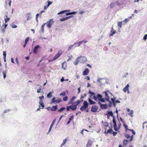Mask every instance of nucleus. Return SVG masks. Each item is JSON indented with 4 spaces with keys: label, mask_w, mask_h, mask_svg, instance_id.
Masks as SVG:
<instances>
[{
    "label": "nucleus",
    "mask_w": 147,
    "mask_h": 147,
    "mask_svg": "<svg viewBox=\"0 0 147 147\" xmlns=\"http://www.w3.org/2000/svg\"><path fill=\"white\" fill-rule=\"evenodd\" d=\"M122 22H118L117 23V26L120 28L122 27Z\"/></svg>",
    "instance_id": "nucleus-34"
},
{
    "label": "nucleus",
    "mask_w": 147,
    "mask_h": 147,
    "mask_svg": "<svg viewBox=\"0 0 147 147\" xmlns=\"http://www.w3.org/2000/svg\"><path fill=\"white\" fill-rule=\"evenodd\" d=\"M3 78L5 79L6 77V74L7 73V70H4L3 71Z\"/></svg>",
    "instance_id": "nucleus-30"
},
{
    "label": "nucleus",
    "mask_w": 147,
    "mask_h": 147,
    "mask_svg": "<svg viewBox=\"0 0 147 147\" xmlns=\"http://www.w3.org/2000/svg\"><path fill=\"white\" fill-rule=\"evenodd\" d=\"M54 23L53 19H50L49 21L47 22L46 25L47 27L49 28H51V25L53 24Z\"/></svg>",
    "instance_id": "nucleus-8"
},
{
    "label": "nucleus",
    "mask_w": 147,
    "mask_h": 147,
    "mask_svg": "<svg viewBox=\"0 0 147 147\" xmlns=\"http://www.w3.org/2000/svg\"><path fill=\"white\" fill-rule=\"evenodd\" d=\"M113 122L114 124H113V127L114 130L116 131H117V123H116V121L115 120V117H113Z\"/></svg>",
    "instance_id": "nucleus-12"
},
{
    "label": "nucleus",
    "mask_w": 147,
    "mask_h": 147,
    "mask_svg": "<svg viewBox=\"0 0 147 147\" xmlns=\"http://www.w3.org/2000/svg\"><path fill=\"white\" fill-rule=\"evenodd\" d=\"M98 104L100 105V107L102 109H106L107 108V104H101L100 102H99Z\"/></svg>",
    "instance_id": "nucleus-16"
},
{
    "label": "nucleus",
    "mask_w": 147,
    "mask_h": 147,
    "mask_svg": "<svg viewBox=\"0 0 147 147\" xmlns=\"http://www.w3.org/2000/svg\"><path fill=\"white\" fill-rule=\"evenodd\" d=\"M3 58H6V53L5 51H4L3 52Z\"/></svg>",
    "instance_id": "nucleus-49"
},
{
    "label": "nucleus",
    "mask_w": 147,
    "mask_h": 147,
    "mask_svg": "<svg viewBox=\"0 0 147 147\" xmlns=\"http://www.w3.org/2000/svg\"><path fill=\"white\" fill-rule=\"evenodd\" d=\"M62 54V52L61 51H59L58 53L51 60V61H53L59 57Z\"/></svg>",
    "instance_id": "nucleus-7"
},
{
    "label": "nucleus",
    "mask_w": 147,
    "mask_h": 147,
    "mask_svg": "<svg viewBox=\"0 0 147 147\" xmlns=\"http://www.w3.org/2000/svg\"><path fill=\"white\" fill-rule=\"evenodd\" d=\"M79 63H80V62L78 58L76 59L75 61L74 62V64L75 65H77Z\"/></svg>",
    "instance_id": "nucleus-26"
},
{
    "label": "nucleus",
    "mask_w": 147,
    "mask_h": 147,
    "mask_svg": "<svg viewBox=\"0 0 147 147\" xmlns=\"http://www.w3.org/2000/svg\"><path fill=\"white\" fill-rule=\"evenodd\" d=\"M68 138H66L65 139L63 140V142L62 144H61L60 147H62L66 143V142L68 140Z\"/></svg>",
    "instance_id": "nucleus-22"
},
{
    "label": "nucleus",
    "mask_w": 147,
    "mask_h": 147,
    "mask_svg": "<svg viewBox=\"0 0 147 147\" xmlns=\"http://www.w3.org/2000/svg\"><path fill=\"white\" fill-rule=\"evenodd\" d=\"M68 11H69L67 10H63V11H61V12H60L59 13H58V15L60 14H61V13H64L68 12Z\"/></svg>",
    "instance_id": "nucleus-36"
},
{
    "label": "nucleus",
    "mask_w": 147,
    "mask_h": 147,
    "mask_svg": "<svg viewBox=\"0 0 147 147\" xmlns=\"http://www.w3.org/2000/svg\"><path fill=\"white\" fill-rule=\"evenodd\" d=\"M80 103V100H78L75 102L72 103V105L70 106V109L73 111L77 109V106Z\"/></svg>",
    "instance_id": "nucleus-3"
},
{
    "label": "nucleus",
    "mask_w": 147,
    "mask_h": 147,
    "mask_svg": "<svg viewBox=\"0 0 147 147\" xmlns=\"http://www.w3.org/2000/svg\"><path fill=\"white\" fill-rule=\"evenodd\" d=\"M47 109L49 110H51V107H47Z\"/></svg>",
    "instance_id": "nucleus-60"
},
{
    "label": "nucleus",
    "mask_w": 147,
    "mask_h": 147,
    "mask_svg": "<svg viewBox=\"0 0 147 147\" xmlns=\"http://www.w3.org/2000/svg\"><path fill=\"white\" fill-rule=\"evenodd\" d=\"M89 93L91 95H90V98H92V95H94V92H91V91H89Z\"/></svg>",
    "instance_id": "nucleus-35"
},
{
    "label": "nucleus",
    "mask_w": 147,
    "mask_h": 147,
    "mask_svg": "<svg viewBox=\"0 0 147 147\" xmlns=\"http://www.w3.org/2000/svg\"><path fill=\"white\" fill-rule=\"evenodd\" d=\"M92 142L90 140H88V143L86 145L87 147H90L92 144Z\"/></svg>",
    "instance_id": "nucleus-18"
},
{
    "label": "nucleus",
    "mask_w": 147,
    "mask_h": 147,
    "mask_svg": "<svg viewBox=\"0 0 147 147\" xmlns=\"http://www.w3.org/2000/svg\"><path fill=\"white\" fill-rule=\"evenodd\" d=\"M72 17H73L72 16H69L65 18H61L60 19V21H61V22H63V21L65 20H67Z\"/></svg>",
    "instance_id": "nucleus-15"
},
{
    "label": "nucleus",
    "mask_w": 147,
    "mask_h": 147,
    "mask_svg": "<svg viewBox=\"0 0 147 147\" xmlns=\"http://www.w3.org/2000/svg\"><path fill=\"white\" fill-rule=\"evenodd\" d=\"M74 119V116L73 115L71 116L69 118V120L71 121L73 120Z\"/></svg>",
    "instance_id": "nucleus-45"
},
{
    "label": "nucleus",
    "mask_w": 147,
    "mask_h": 147,
    "mask_svg": "<svg viewBox=\"0 0 147 147\" xmlns=\"http://www.w3.org/2000/svg\"><path fill=\"white\" fill-rule=\"evenodd\" d=\"M86 96V94H84L81 96L80 98H83L84 97H85Z\"/></svg>",
    "instance_id": "nucleus-43"
},
{
    "label": "nucleus",
    "mask_w": 147,
    "mask_h": 147,
    "mask_svg": "<svg viewBox=\"0 0 147 147\" xmlns=\"http://www.w3.org/2000/svg\"><path fill=\"white\" fill-rule=\"evenodd\" d=\"M64 80V77H62V78H61V81L62 82H63Z\"/></svg>",
    "instance_id": "nucleus-59"
},
{
    "label": "nucleus",
    "mask_w": 147,
    "mask_h": 147,
    "mask_svg": "<svg viewBox=\"0 0 147 147\" xmlns=\"http://www.w3.org/2000/svg\"><path fill=\"white\" fill-rule=\"evenodd\" d=\"M75 12H71L69 13H66L65 14L66 16H68L71 14H74L75 13Z\"/></svg>",
    "instance_id": "nucleus-38"
},
{
    "label": "nucleus",
    "mask_w": 147,
    "mask_h": 147,
    "mask_svg": "<svg viewBox=\"0 0 147 147\" xmlns=\"http://www.w3.org/2000/svg\"><path fill=\"white\" fill-rule=\"evenodd\" d=\"M113 136H115L117 134V132H116L114 131L113 133Z\"/></svg>",
    "instance_id": "nucleus-57"
},
{
    "label": "nucleus",
    "mask_w": 147,
    "mask_h": 147,
    "mask_svg": "<svg viewBox=\"0 0 147 147\" xmlns=\"http://www.w3.org/2000/svg\"><path fill=\"white\" fill-rule=\"evenodd\" d=\"M120 101L119 100H117L115 101V103H120Z\"/></svg>",
    "instance_id": "nucleus-63"
},
{
    "label": "nucleus",
    "mask_w": 147,
    "mask_h": 147,
    "mask_svg": "<svg viewBox=\"0 0 147 147\" xmlns=\"http://www.w3.org/2000/svg\"><path fill=\"white\" fill-rule=\"evenodd\" d=\"M89 72V70L88 69H86L85 70L83 71L82 75L83 76H86L88 75Z\"/></svg>",
    "instance_id": "nucleus-14"
},
{
    "label": "nucleus",
    "mask_w": 147,
    "mask_h": 147,
    "mask_svg": "<svg viewBox=\"0 0 147 147\" xmlns=\"http://www.w3.org/2000/svg\"><path fill=\"white\" fill-rule=\"evenodd\" d=\"M74 45H71L70 46H69L68 48V50H70L72 48V47H73V46H74Z\"/></svg>",
    "instance_id": "nucleus-46"
},
{
    "label": "nucleus",
    "mask_w": 147,
    "mask_h": 147,
    "mask_svg": "<svg viewBox=\"0 0 147 147\" xmlns=\"http://www.w3.org/2000/svg\"><path fill=\"white\" fill-rule=\"evenodd\" d=\"M78 58L80 63H84L86 61L87 59L85 57L80 56Z\"/></svg>",
    "instance_id": "nucleus-9"
},
{
    "label": "nucleus",
    "mask_w": 147,
    "mask_h": 147,
    "mask_svg": "<svg viewBox=\"0 0 147 147\" xmlns=\"http://www.w3.org/2000/svg\"><path fill=\"white\" fill-rule=\"evenodd\" d=\"M66 109L65 107H62L57 110V111L59 112H62Z\"/></svg>",
    "instance_id": "nucleus-28"
},
{
    "label": "nucleus",
    "mask_w": 147,
    "mask_h": 147,
    "mask_svg": "<svg viewBox=\"0 0 147 147\" xmlns=\"http://www.w3.org/2000/svg\"><path fill=\"white\" fill-rule=\"evenodd\" d=\"M105 94V100L107 101H110V97H111L112 96H113V94L111 93L110 91H107L104 92Z\"/></svg>",
    "instance_id": "nucleus-2"
},
{
    "label": "nucleus",
    "mask_w": 147,
    "mask_h": 147,
    "mask_svg": "<svg viewBox=\"0 0 147 147\" xmlns=\"http://www.w3.org/2000/svg\"><path fill=\"white\" fill-rule=\"evenodd\" d=\"M120 121L123 123H124V121H123V119H122V118L121 117H120Z\"/></svg>",
    "instance_id": "nucleus-61"
},
{
    "label": "nucleus",
    "mask_w": 147,
    "mask_h": 147,
    "mask_svg": "<svg viewBox=\"0 0 147 147\" xmlns=\"http://www.w3.org/2000/svg\"><path fill=\"white\" fill-rule=\"evenodd\" d=\"M111 100H112L113 103V104L115 105V100L114 98H112L111 99Z\"/></svg>",
    "instance_id": "nucleus-51"
},
{
    "label": "nucleus",
    "mask_w": 147,
    "mask_h": 147,
    "mask_svg": "<svg viewBox=\"0 0 147 147\" xmlns=\"http://www.w3.org/2000/svg\"><path fill=\"white\" fill-rule=\"evenodd\" d=\"M103 125L104 126L107 127V126H108L109 125V124L108 122H105L104 123Z\"/></svg>",
    "instance_id": "nucleus-44"
},
{
    "label": "nucleus",
    "mask_w": 147,
    "mask_h": 147,
    "mask_svg": "<svg viewBox=\"0 0 147 147\" xmlns=\"http://www.w3.org/2000/svg\"><path fill=\"white\" fill-rule=\"evenodd\" d=\"M6 18H5V23H7L8 21L9 20L10 18H7V16H6Z\"/></svg>",
    "instance_id": "nucleus-40"
},
{
    "label": "nucleus",
    "mask_w": 147,
    "mask_h": 147,
    "mask_svg": "<svg viewBox=\"0 0 147 147\" xmlns=\"http://www.w3.org/2000/svg\"><path fill=\"white\" fill-rule=\"evenodd\" d=\"M113 130L111 129H109L107 131H106V130H105V133H106V134H111L112 133V132H113Z\"/></svg>",
    "instance_id": "nucleus-29"
},
{
    "label": "nucleus",
    "mask_w": 147,
    "mask_h": 147,
    "mask_svg": "<svg viewBox=\"0 0 147 147\" xmlns=\"http://www.w3.org/2000/svg\"><path fill=\"white\" fill-rule=\"evenodd\" d=\"M57 107L58 105H56L55 106H53L51 107V111H56L57 109Z\"/></svg>",
    "instance_id": "nucleus-21"
},
{
    "label": "nucleus",
    "mask_w": 147,
    "mask_h": 147,
    "mask_svg": "<svg viewBox=\"0 0 147 147\" xmlns=\"http://www.w3.org/2000/svg\"><path fill=\"white\" fill-rule=\"evenodd\" d=\"M123 126L125 128V132L127 133H126L128 134L129 133V132H128V130L131 131L132 132L133 134V135H135L136 134V132L133 129H129L127 128L128 126L126 124L124 123Z\"/></svg>",
    "instance_id": "nucleus-6"
},
{
    "label": "nucleus",
    "mask_w": 147,
    "mask_h": 147,
    "mask_svg": "<svg viewBox=\"0 0 147 147\" xmlns=\"http://www.w3.org/2000/svg\"><path fill=\"white\" fill-rule=\"evenodd\" d=\"M147 38V34H146L144 36V38H143V39L144 40H146Z\"/></svg>",
    "instance_id": "nucleus-52"
},
{
    "label": "nucleus",
    "mask_w": 147,
    "mask_h": 147,
    "mask_svg": "<svg viewBox=\"0 0 147 147\" xmlns=\"http://www.w3.org/2000/svg\"><path fill=\"white\" fill-rule=\"evenodd\" d=\"M48 4L47 5L48 6H49V5L51 4H52L53 3V2L52 1H48Z\"/></svg>",
    "instance_id": "nucleus-54"
},
{
    "label": "nucleus",
    "mask_w": 147,
    "mask_h": 147,
    "mask_svg": "<svg viewBox=\"0 0 147 147\" xmlns=\"http://www.w3.org/2000/svg\"><path fill=\"white\" fill-rule=\"evenodd\" d=\"M82 43V41H80L79 42H78V46H79Z\"/></svg>",
    "instance_id": "nucleus-58"
},
{
    "label": "nucleus",
    "mask_w": 147,
    "mask_h": 147,
    "mask_svg": "<svg viewBox=\"0 0 147 147\" xmlns=\"http://www.w3.org/2000/svg\"><path fill=\"white\" fill-rule=\"evenodd\" d=\"M68 99V97L67 96H65L63 98V100L64 101H66Z\"/></svg>",
    "instance_id": "nucleus-41"
},
{
    "label": "nucleus",
    "mask_w": 147,
    "mask_h": 147,
    "mask_svg": "<svg viewBox=\"0 0 147 147\" xmlns=\"http://www.w3.org/2000/svg\"><path fill=\"white\" fill-rule=\"evenodd\" d=\"M39 104L42 107V109H43L44 107V103L43 102V101L41 100V101H40L39 102Z\"/></svg>",
    "instance_id": "nucleus-31"
},
{
    "label": "nucleus",
    "mask_w": 147,
    "mask_h": 147,
    "mask_svg": "<svg viewBox=\"0 0 147 147\" xmlns=\"http://www.w3.org/2000/svg\"><path fill=\"white\" fill-rule=\"evenodd\" d=\"M114 6V4L113 3H111L110 5V7L111 8H113Z\"/></svg>",
    "instance_id": "nucleus-50"
},
{
    "label": "nucleus",
    "mask_w": 147,
    "mask_h": 147,
    "mask_svg": "<svg viewBox=\"0 0 147 147\" xmlns=\"http://www.w3.org/2000/svg\"><path fill=\"white\" fill-rule=\"evenodd\" d=\"M133 110H131V111L128 114V115H130L131 117L133 116Z\"/></svg>",
    "instance_id": "nucleus-42"
},
{
    "label": "nucleus",
    "mask_w": 147,
    "mask_h": 147,
    "mask_svg": "<svg viewBox=\"0 0 147 147\" xmlns=\"http://www.w3.org/2000/svg\"><path fill=\"white\" fill-rule=\"evenodd\" d=\"M52 101L51 102V104H52L53 103H55L57 102V103H59L60 102L62 101V100L60 98H58L57 100H55V98H53L52 99Z\"/></svg>",
    "instance_id": "nucleus-11"
},
{
    "label": "nucleus",
    "mask_w": 147,
    "mask_h": 147,
    "mask_svg": "<svg viewBox=\"0 0 147 147\" xmlns=\"http://www.w3.org/2000/svg\"><path fill=\"white\" fill-rule=\"evenodd\" d=\"M44 98V96L43 95L42 96H39V99L40 100V101H41V100H42V99H43Z\"/></svg>",
    "instance_id": "nucleus-53"
},
{
    "label": "nucleus",
    "mask_w": 147,
    "mask_h": 147,
    "mask_svg": "<svg viewBox=\"0 0 147 147\" xmlns=\"http://www.w3.org/2000/svg\"><path fill=\"white\" fill-rule=\"evenodd\" d=\"M11 27L13 28H16L17 27V26L14 24H12L11 25Z\"/></svg>",
    "instance_id": "nucleus-48"
},
{
    "label": "nucleus",
    "mask_w": 147,
    "mask_h": 147,
    "mask_svg": "<svg viewBox=\"0 0 147 147\" xmlns=\"http://www.w3.org/2000/svg\"><path fill=\"white\" fill-rule=\"evenodd\" d=\"M124 136L128 140H124L123 141V146L125 147L126 145L127 144L128 142H131L133 140V135L131 136L129 135V134L127 133H124Z\"/></svg>",
    "instance_id": "nucleus-1"
},
{
    "label": "nucleus",
    "mask_w": 147,
    "mask_h": 147,
    "mask_svg": "<svg viewBox=\"0 0 147 147\" xmlns=\"http://www.w3.org/2000/svg\"><path fill=\"white\" fill-rule=\"evenodd\" d=\"M55 121H56V119H54L52 122V123L50 126V128H49V131H48V132H50V131L51 130V129H52V128L55 122Z\"/></svg>",
    "instance_id": "nucleus-17"
},
{
    "label": "nucleus",
    "mask_w": 147,
    "mask_h": 147,
    "mask_svg": "<svg viewBox=\"0 0 147 147\" xmlns=\"http://www.w3.org/2000/svg\"><path fill=\"white\" fill-rule=\"evenodd\" d=\"M98 109V107L97 106H92L91 107V111L93 113L97 112Z\"/></svg>",
    "instance_id": "nucleus-10"
},
{
    "label": "nucleus",
    "mask_w": 147,
    "mask_h": 147,
    "mask_svg": "<svg viewBox=\"0 0 147 147\" xmlns=\"http://www.w3.org/2000/svg\"><path fill=\"white\" fill-rule=\"evenodd\" d=\"M29 37H27L26 38L25 40V43H27L28 41L29 40Z\"/></svg>",
    "instance_id": "nucleus-47"
},
{
    "label": "nucleus",
    "mask_w": 147,
    "mask_h": 147,
    "mask_svg": "<svg viewBox=\"0 0 147 147\" xmlns=\"http://www.w3.org/2000/svg\"><path fill=\"white\" fill-rule=\"evenodd\" d=\"M114 29L113 27L112 28V30L111 31V34L110 35V36H113V35L116 33V31H113Z\"/></svg>",
    "instance_id": "nucleus-24"
},
{
    "label": "nucleus",
    "mask_w": 147,
    "mask_h": 147,
    "mask_svg": "<svg viewBox=\"0 0 147 147\" xmlns=\"http://www.w3.org/2000/svg\"><path fill=\"white\" fill-rule=\"evenodd\" d=\"M66 95V92L65 91H63L60 94V96H65Z\"/></svg>",
    "instance_id": "nucleus-37"
},
{
    "label": "nucleus",
    "mask_w": 147,
    "mask_h": 147,
    "mask_svg": "<svg viewBox=\"0 0 147 147\" xmlns=\"http://www.w3.org/2000/svg\"><path fill=\"white\" fill-rule=\"evenodd\" d=\"M119 121V123L118 124V127H117V131H118V130L120 129L121 128V124L120 123V121Z\"/></svg>",
    "instance_id": "nucleus-32"
},
{
    "label": "nucleus",
    "mask_w": 147,
    "mask_h": 147,
    "mask_svg": "<svg viewBox=\"0 0 147 147\" xmlns=\"http://www.w3.org/2000/svg\"><path fill=\"white\" fill-rule=\"evenodd\" d=\"M46 24V23H43L41 27V30L42 32V33H43L44 32V26Z\"/></svg>",
    "instance_id": "nucleus-33"
},
{
    "label": "nucleus",
    "mask_w": 147,
    "mask_h": 147,
    "mask_svg": "<svg viewBox=\"0 0 147 147\" xmlns=\"http://www.w3.org/2000/svg\"><path fill=\"white\" fill-rule=\"evenodd\" d=\"M52 96V93L50 92L47 95V97L48 98H50Z\"/></svg>",
    "instance_id": "nucleus-39"
},
{
    "label": "nucleus",
    "mask_w": 147,
    "mask_h": 147,
    "mask_svg": "<svg viewBox=\"0 0 147 147\" xmlns=\"http://www.w3.org/2000/svg\"><path fill=\"white\" fill-rule=\"evenodd\" d=\"M109 102V107H111L112 106V102L110 101H108Z\"/></svg>",
    "instance_id": "nucleus-56"
},
{
    "label": "nucleus",
    "mask_w": 147,
    "mask_h": 147,
    "mask_svg": "<svg viewBox=\"0 0 147 147\" xmlns=\"http://www.w3.org/2000/svg\"><path fill=\"white\" fill-rule=\"evenodd\" d=\"M48 7L49 6H48L47 5V6H45V7H44V9L45 10V9H47Z\"/></svg>",
    "instance_id": "nucleus-64"
},
{
    "label": "nucleus",
    "mask_w": 147,
    "mask_h": 147,
    "mask_svg": "<svg viewBox=\"0 0 147 147\" xmlns=\"http://www.w3.org/2000/svg\"><path fill=\"white\" fill-rule=\"evenodd\" d=\"M88 106V104L87 102L86 101H84L82 105L80 108V110L82 111H83L86 110Z\"/></svg>",
    "instance_id": "nucleus-5"
},
{
    "label": "nucleus",
    "mask_w": 147,
    "mask_h": 147,
    "mask_svg": "<svg viewBox=\"0 0 147 147\" xmlns=\"http://www.w3.org/2000/svg\"><path fill=\"white\" fill-rule=\"evenodd\" d=\"M67 67V63L66 62L64 61L62 64V68L64 70H65Z\"/></svg>",
    "instance_id": "nucleus-13"
},
{
    "label": "nucleus",
    "mask_w": 147,
    "mask_h": 147,
    "mask_svg": "<svg viewBox=\"0 0 147 147\" xmlns=\"http://www.w3.org/2000/svg\"><path fill=\"white\" fill-rule=\"evenodd\" d=\"M39 47V46L38 45L36 46L34 48L33 50V52L34 53H36L38 52V49Z\"/></svg>",
    "instance_id": "nucleus-19"
},
{
    "label": "nucleus",
    "mask_w": 147,
    "mask_h": 147,
    "mask_svg": "<svg viewBox=\"0 0 147 147\" xmlns=\"http://www.w3.org/2000/svg\"><path fill=\"white\" fill-rule=\"evenodd\" d=\"M88 101L89 102V104L90 105H92V104H94L96 103V102L94 101H93L92 100H91L90 98L88 99Z\"/></svg>",
    "instance_id": "nucleus-25"
},
{
    "label": "nucleus",
    "mask_w": 147,
    "mask_h": 147,
    "mask_svg": "<svg viewBox=\"0 0 147 147\" xmlns=\"http://www.w3.org/2000/svg\"><path fill=\"white\" fill-rule=\"evenodd\" d=\"M91 98L92 99L94 98L96 101H97V98H98V100L101 102H104L105 101V98H103L102 95L99 94H98L97 96H96L95 95H94L93 98Z\"/></svg>",
    "instance_id": "nucleus-4"
},
{
    "label": "nucleus",
    "mask_w": 147,
    "mask_h": 147,
    "mask_svg": "<svg viewBox=\"0 0 147 147\" xmlns=\"http://www.w3.org/2000/svg\"><path fill=\"white\" fill-rule=\"evenodd\" d=\"M78 93H80V88H78Z\"/></svg>",
    "instance_id": "nucleus-62"
},
{
    "label": "nucleus",
    "mask_w": 147,
    "mask_h": 147,
    "mask_svg": "<svg viewBox=\"0 0 147 147\" xmlns=\"http://www.w3.org/2000/svg\"><path fill=\"white\" fill-rule=\"evenodd\" d=\"M107 115L108 116H111L113 117H114L113 116V113L111 111L108 112L107 113Z\"/></svg>",
    "instance_id": "nucleus-27"
},
{
    "label": "nucleus",
    "mask_w": 147,
    "mask_h": 147,
    "mask_svg": "<svg viewBox=\"0 0 147 147\" xmlns=\"http://www.w3.org/2000/svg\"><path fill=\"white\" fill-rule=\"evenodd\" d=\"M70 106H67L66 107V110L67 111H69L70 110Z\"/></svg>",
    "instance_id": "nucleus-55"
},
{
    "label": "nucleus",
    "mask_w": 147,
    "mask_h": 147,
    "mask_svg": "<svg viewBox=\"0 0 147 147\" xmlns=\"http://www.w3.org/2000/svg\"><path fill=\"white\" fill-rule=\"evenodd\" d=\"M129 85L128 84H127V85L123 89V91L126 92L127 91H128L129 89Z\"/></svg>",
    "instance_id": "nucleus-23"
},
{
    "label": "nucleus",
    "mask_w": 147,
    "mask_h": 147,
    "mask_svg": "<svg viewBox=\"0 0 147 147\" xmlns=\"http://www.w3.org/2000/svg\"><path fill=\"white\" fill-rule=\"evenodd\" d=\"M76 98V97L75 96L72 97L70 99L69 101V102L68 104L70 105L72 104V103H74V101L75 100Z\"/></svg>",
    "instance_id": "nucleus-20"
}]
</instances>
